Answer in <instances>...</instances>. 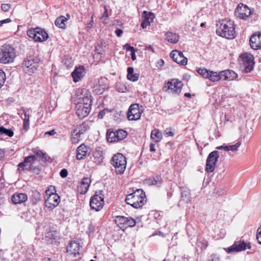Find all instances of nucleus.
I'll list each match as a JSON object with an SVG mask.
<instances>
[{
  "instance_id": "nucleus-35",
  "label": "nucleus",
  "mask_w": 261,
  "mask_h": 261,
  "mask_svg": "<svg viewBox=\"0 0 261 261\" xmlns=\"http://www.w3.org/2000/svg\"><path fill=\"white\" fill-rule=\"evenodd\" d=\"M14 133L11 129H7L4 126H0V135H5L9 137H12Z\"/></svg>"
},
{
  "instance_id": "nucleus-58",
  "label": "nucleus",
  "mask_w": 261,
  "mask_h": 261,
  "mask_svg": "<svg viewBox=\"0 0 261 261\" xmlns=\"http://www.w3.org/2000/svg\"><path fill=\"white\" fill-rule=\"evenodd\" d=\"M228 145H223L218 146V147H216V148L217 149H220V150L224 149L225 151H229V149H228Z\"/></svg>"
},
{
  "instance_id": "nucleus-8",
  "label": "nucleus",
  "mask_w": 261,
  "mask_h": 261,
  "mask_svg": "<svg viewBox=\"0 0 261 261\" xmlns=\"http://www.w3.org/2000/svg\"><path fill=\"white\" fill-rule=\"evenodd\" d=\"M28 36L36 42H43L48 38V35L45 31L40 28L31 29L27 32Z\"/></svg>"
},
{
  "instance_id": "nucleus-48",
  "label": "nucleus",
  "mask_w": 261,
  "mask_h": 261,
  "mask_svg": "<svg viewBox=\"0 0 261 261\" xmlns=\"http://www.w3.org/2000/svg\"><path fill=\"white\" fill-rule=\"evenodd\" d=\"M111 112V110L106 108L99 112V113L98 114V118L102 119L104 117V116L106 115V114L110 113Z\"/></svg>"
},
{
  "instance_id": "nucleus-55",
  "label": "nucleus",
  "mask_w": 261,
  "mask_h": 261,
  "mask_svg": "<svg viewBox=\"0 0 261 261\" xmlns=\"http://www.w3.org/2000/svg\"><path fill=\"white\" fill-rule=\"evenodd\" d=\"M60 174L62 178H65L68 175V171L66 169H63L60 171Z\"/></svg>"
},
{
  "instance_id": "nucleus-5",
  "label": "nucleus",
  "mask_w": 261,
  "mask_h": 261,
  "mask_svg": "<svg viewBox=\"0 0 261 261\" xmlns=\"http://www.w3.org/2000/svg\"><path fill=\"white\" fill-rule=\"evenodd\" d=\"M40 62V59L37 57L30 56L25 58L22 66L23 71L29 74L34 73L37 70Z\"/></svg>"
},
{
  "instance_id": "nucleus-40",
  "label": "nucleus",
  "mask_w": 261,
  "mask_h": 261,
  "mask_svg": "<svg viewBox=\"0 0 261 261\" xmlns=\"http://www.w3.org/2000/svg\"><path fill=\"white\" fill-rule=\"evenodd\" d=\"M45 193L47 196H52L55 195L56 196H59L56 193V189L55 186H50L48 189L45 191Z\"/></svg>"
},
{
  "instance_id": "nucleus-38",
  "label": "nucleus",
  "mask_w": 261,
  "mask_h": 261,
  "mask_svg": "<svg viewBox=\"0 0 261 261\" xmlns=\"http://www.w3.org/2000/svg\"><path fill=\"white\" fill-rule=\"evenodd\" d=\"M116 135L118 141L124 139L127 135L126 131L122 129H119L116 131Z\"/></svg>"
},
{
  "instance_id": "nucleus-15",
  "label": "nucleus",
  "mask_w": 261,
  "mask_h": 261,
  "mask_svg": "<svg viewBox=\"0 0 261 261\" xmlns=\"http://www.w3.org/2000/svg\"><path fill=\"white\" fill-rule=\"evenodd\" d=\"M90 205L91 209L99 211L104 205L103 198L102 197H91Z\"/></svg>"
},
{
  "instance_id": "nucleus-41",
  "label": "nucleus",
  "mask_w": 261,
  "mask_h": 261,
  "mask_svg": "<svg viewBox=\"0 0 261 261\" xmlns=\"http://www.w3.org/2000/svg\"><path fill=\"white\" fill-rule=\"evenodd\" d=\"M126 196H145V192L141 189H136L133 192L128 193Z\"/></svg>"
},
{
  "instance_id": "nucleus-7",
  "label": "nucleus",
  "mask_w": 261,
  "mask_h": 261,
  "mask_svg": "<svg viewBox=\"0 0 261 261\" xmlns=\"http://www.w3.org/2000/svg\"><path fill=\"white\" fill-rule=\"evenodd\" d=\"M43 228L45 231L44 235L45 236V240L48 243L55 244L56 245L59 243L60 236L57 231L54 230L53 228H50L48 225H45Z\"/></svg>"
},
{
  "instance_id": "nucleus-29",
  "label": "nucleus",
  "mask_w": 261,
  "mask_h": 261,
  "mask_svg": "<svg viewBox=\"0 0 261 261\" xmlns=\"http://www.w3.org/2000/svg\"><path fill=\"white\" fill-rule=\"evenodd\" d=\"M207 76V79L213 82H217L221 79V72L218 73L210 70Z\"/></svg>"
},
{
  "instance_id": "nucleus-22",
  "label": "nucleus",
  "mask_w": 261,
  "mask_h": 261,
  "mask_svg": "<svg viewBox=\"0 0 261 261\" xmlns=\"http://www.w3.org/2000/svg\"><path fill=\"white\" fill-rule=\"evenodd\" d=\"M80 246V244L75 241L71 242L67 247V252L69 254L75 256L79 254Z\"/></svg>"
},
{
  "instance_id": "nucleus-62",
  "label": "nucleus",
  "mask_w": 261,
  "mask_h": 261,
  "mask_svg": "<svg viewBox=\"0 0 261 261\" xmlns=\"http://www.w3.org/2000/svg\"><path fill=\"white\" fill-rule=\"evenodd\" d=\"M165 134L166 135H167L168 136H173L174 134L172 132H171V130H168V129H166L165 130Z\"/></svg>"
},
{
  "instance_id": "nucleus-10",
  "label": "nucleus",
  "mask_w": 261,
  "mask_h": 261,
  "mask_svg": "<svg viewBox=\"0 0 261 261\" xmlns=\"http://www.w3.org/2000/svg\"><path fill=\"white\" fill-rule=\"evenodd\" d=\"M125 201L127 204L138 208L146 203L147 197H126Z\"/></svg>"
},
{
  "instance_id": "nucleus-45",
  "label": "nucleus",
  "mask_w": 261,
  "mask_h": 261,
  "mask_svg": "<svg viewBox=\"0 0 261 261\" xmlns=\"http://www.w3.org/2000/svg\"><path fill=\"white\" fill-rule=\"evenodd\" d=\"M6 80V74L3 70L0 69V88L3 86Z\"/></svg>"
},
{
  "instance_id": "nucleus-18",
  "label": "nucleus",
  "mask_w": 261,
  "mask_h": 261,
  "mask_svg": "<svg viewBox=\"0 0 261 261\" xmlns=\"http://www.w3.org/2000/svg\"><path fill=\"white\" fill-rule=\"evenodd\" d=\"M90 182L91 180L89 178H84L77 187V191L78 193L82 195L86 194L89 189Z\"/></svg>"
},
{
  "instance_id": "nucleus-60",
  "label": "nucleus",
  "mask_w": 261,
  "mask_h": 261,
  "mask_svg": "<svg viewBox=\"0 0 261 261\" xmlns=\"http://www.w3.org/2000/svg\"><path fill=\"white\" fill-rule=\"evenodd\" d=\"M115 33L118 37H120L123 33V31L121 29H117L115 31Z\"/></svg>"
},
{
  "instance_id": "nucleus-19",
  "label": "nucleus",
  "mask_w": 261,
  "mask_h": 261,
  "mask_svg": "<svg viewBox=\"0 0 261 261\" xmlns=\"http://www.w3.org/2000/svg\"><path fill=\"white\" fill-rule=\"evenodd\" d=\"M86 73L85 69L83 66L75 68L72 73V76L74 82H77L82 79Z\"/></svg>"
},
{
  "instance_id": "nucleus-32",
  "label": "nucleus",
  "mask_w": 261,
  "mask_h": 261,
  "mask_svg": "<svg viewBox=\"0 0 261 261\" xmlns=\"http://www.w3.org/2000/svg\"><path fill=\"white\" fill-rule=\"evenodd\" d=\"M81 135L76 129H73L71 133V141L73 144L77 143L81 139Z\"/></svg>"
},
{
  "instance_id": "nucleus-3",
  "label": "nucleus",
  "mask_w": 261,
  "mask_h": 261,
  "mask_svg": "<svg viewBox=\"0 0 261 261\" xmlns=\"http://www.w3.org/2000/svg\"><path fill=\"white\" fill-rule=\"evenodd\" d=\"M15 49L10 44H5L0 47V63H12L16 56Z\"/></svg>"
},
{
  "instance_id": "nucleus-34",
  "label": "nucleus",
  "mask_w": 261,
  "mask_h": 261,
  "mask_svg": "<svg viewBox=\"0 0 261 261\" xmlns=\"http://www.w3.org/2000/svg\"><path fill=\"white\" fill-rule=\"evenodd\" d=\"M89 128L88 122H84L83 123L77 125L74 129H76L80 134H83Z\"/></svg>"
},
{
  "instance_id": "nucleus-44",
  "label": "nucleus",
  "mask_w": 261,
  "mask_h": 261,
  "mask_svg": "<svg viewBox=\"0 0 261 261\" xmlns=\"http://www.w3.org/2000/svg\"><path fill=\"white\" fill-rule=\"evenodd\" d=\"M104 9H105V11H104L103 14L102 15L100 19H101V20L103 23H107L108 17H109V14H108V9H107L106 6H104Z\"/></svg>"
},
{
  "instance_id": "nucleus-39",
  "label": "nucleus",
  "mask_w": 261,
  "mask_h": 261,
  "mask_svg": "<svg viewBox=\"0 0 261 261\" xmlns=\"http://www.w3.org/2000/svg\"><path fill=\"white\" fill-rule=\"evenodd\" d=\"M196 70H197V72L201 76H202L203 78L207 79V77H208L207 76L208 75V72H209L210 70H208L206 68H197Z\"/></svg>"
},
{
  "instance_id": "nucleus-28",
  "label": "nucleus",
  "mask_w": 261,
  "mask_h": 261,
  "mask_svg": "<svg viewBox=\"0 0 261 261\" xmlns=\"http://www.w3.org/2000/svg\"><path fill=\"white\" fill-rule=\"evenodd\" d=\"M127 79L132 82H136L138 81L139 75L137 73H135L134 72V68L132 67L127 68Z\"/></svg>"
},
{
  "instance_id": "nucleus-64",
  "label": "nucleus",
  "mask_w": 261,
  "mask_h": 261,
  "mask_svg": "<svg viewBox=\"0 0 261 261\" xmlns=\"http://www.w3.org/2000/svg\"><path fill=\"white\" fill-rule=\"evenodd\" d=\"M98 195H101L103 196L104 194L103 193V191H101V190L96 191L95 194L93 195V196H98Z\"/></svg>"
},
{
  "instance_id": "nucleus-53",
  "label": "nucleus",
  "mask_w": 261,
  "mask_h": 261,
  "mask_svg": "<svg viewBox=\"0 0 261 261\" xmlns=\"http://www.w3.org/2000/svg\"><path fill=\"white\" fill-rule=\"evenodd\" d=\"M123 49L126 50V51H130L132 52V51L135 50L134 47L131 46L129 44L126 43L123 46Z\"/></svg>"
},
{
  "instance_id": "nucleus-42",
  "label": "nucleus",
  "mask_w": 261,
  "mask_h": 261,
  "mask_svg": "<svg viewBox=\"0 0 261 261\" xmlns=\"http://www.w3.org/2000/svg\"><path fill=\"white\" fill-rule=\"evenodd\" d=\"M95 56L99 55L100 58H101L104 55V50H103L102 46L100 44H97L95 46Z\"/></svg>"
},
{
  "instance_id": "nucleus-1",
  "label": "nucleus",
  "mask_w": 261,
  "mask_h": 261,
  "mask_svg": "<svg viewBox=\"0 0 261 261\" xmlns=\"http://www.w3.org/2000/svg\"><path fill=\"white\" fill-rule=\"evenodd\" d=\"M79 101L76 105V114L80 118L88 116L91 110V96L85 89L79 90L77 93Z\"/></svg>"
},
{
  "instance_id": "nucleus-33",
  "label": "nucleus",
  "mask_w": 261,
  "mask_h": 261,
  "mask_svg": "<svg viewBox=\"0 0 261 261\" xmlns=\"http://www.w3.org/2000/svg\"><path fill=\"white\" fill-rule=\"evenodd\" d=\"M116 135V131L113 132L108 130L107 133V139L109 142H114L118 141Z\"/></svg>"
},
{
  "instance_id": "nucleus-30",
  "label": "nucleus",
  "mask_w": 261,
  "mask_h": 261,
  "mask_svg": "<svg viewBox=\"0 0 261 261\" xmlns=\"http://www.w3.org/2000/svg\"><path fill=\"white\" fill-rule=\"evenodd\" d=\"M151 138L155 142H160L162 138V132L158 129L152 130L151 133Z\"/></svg>"
},
{
  "instance_id": "nucleus-61",
  "label": "nucleus",
  "mask_w": 261,
  "mask_h": 261,
  "mask_svg": "<svg viewBox=\"0 0 261 261\" xmlns=\"http://www.w3.org/2000/svg\"><path fill=\"white\" fill-rule=\"evenodd\" d=\"M11 21V20L10 18H7L6 19H4L1 20V24L3 25L4 23H9Z\"/></svg>"
},
{
  "instance_id": "nucleus-23",
  "label": "nucleus",
  "mask_w": 261,
  "mask_h": 261,
  "mask_svg": "<svg viewBox=\"0 0 261 261\" xmlns=\"http://www.w3.org/2000/svg\"><path fill=\"white\" fill-rule=\"evenodd\" d=\"M247 245L244 242H236L230 247L228 248L227 252L231 253L232 252H239L244 250L246 249Z\"/></svg>"
},
{
  "instance_id": "nucleus-21",
  "label": "nucleus",
  "mask_w": 261,
  "mask_h": 261,
  "mask_svg": "<svg viewBox=\"0 0 261 261\" xmlns=\"http://www.w3.org/2000/svg\"><path fill=\"white\" fill-rule=\"evenodd\" d=\"M60 202V197H47L45 199V206L50 209L56 207Z\"/></svg>"
},
{
  "instance_id": "nucleus-43",
  "label": "nucleus",
  "mask_w": 261,
  "mask_h": 261,
  "mask_svg": "<svg viewBox=\"0 0 261 261\" xmlns=\"http://www.w3.org/2000/svg\"><path fill=\"white\" fill-rule=\"evenodd\" d=\"M127 220V217L122 216H118L116 217L115 222L118 223V225L125 224Z\"/></svg>"
},
{
  "instance_id": "nucleus-59",
  "label": "nucleus",
  "mask_w": 261,
  "mask_h": 261,
  "mask_svg": "<svg viewBox=\"0 0 261 261\" xmlns=\"http://www.w3.org/2000/svg\"><path fill=\"white\" fill-rule=\"evenodd\" d=\"M56 133V131L54 129L51 130L48 132H46L45 133V135H48L49 136H53Z\"/></svg>"
},
{
  "instance_id": "nucleus-49",
  "label": "nucleus",
  "mask_w": 261,
  "mask_h": 261,
  "mask_svg": "<svg viewBox=\"0 0 261 261\" xmlns=\"http://www.w3.org/2000/svg\"><path fill=\"white\" fill-rule=\"evenodd\" d=\"M241 142H238L236 144L232 145H228L229 150H231L232 151H237L239 148V147L241 145Z\"/></svg>"
},
{
  "instance_id": "nucleus-63",
  "label": "nucleus",
  "mask_w": 261,
  "mask_h": 261,
  "mask_svg": "<svg viewBox=\"0 0 261 261\" xmlns=\"http://www.w3.org/2000/svg\"><path fill=\"white\" fill-rule=\"evenodd\" d=\"M131 58H132V59L134 61L136 59V55H135V50L132 51L131 52Z\"/></svg>"
},
{
  "instance_id": "nucleus-51",
  "label": "nucleus",
  "mask_w": 261,
  "mask_h": 261,
  "mask_svg": "<svg viewBox=\"0 0 261 261\" xmlns=\"http://www.w3.org/2000/svg\"><path fill=\"white\" fill-rule=\"evenodd\" d=\"M11 7V5L8 4H3L1 6L2 10L4 12H8Z\"/></svg>"
},
{
  "instance_id": "nucleus-46",
  "label": "nucleus",
  "mask_w": 261,
  "mask_h": 261,
  "mask_svg": "<svg viewBox=\"0 0 261 261\" xmlns=\"http://www.w3.org/2000/svg\"><path fill=\"white\" fill-rule=\"evenodd\" d=\"M125 225L128 227H134L136 225V221L131 217H127V220Z\"/></svg>"
},
{
  "instance_id": "nucleus-54",
  "label": "nucleus",
  "mask_w": 261,
  "mask_h": 261,
  "mask_svg": "<svg viewBox=\"0 0 261 261\" xmlns=\"http://www.w3.org/2000/svg\"><path fill=\"white\" fill-rule=\"evenodd\" d=\"M30 127V121L23 120V128L25 131H27Z\"/></svg>"
},
{
  "instance_id": "nucleus-4",
  "label": "nucleus",
  "mask_w": 261,
  "mask_h": 261,
  "mask_svg": "<svg viewBox=\"0 0 261 261\" xmlns=\"http://www.w3.org/2000/svg\"><path fill=\"white\" fill-rule=\"evenodd\" d=\"M240 69L244 73H249L254 67V57L251 54L245 53L240 56L239 59Z\"/></svg>"
},
{
  "instance_id": "nucleus-13",
  "label": "nucleus",
  "mask_w": 261,
  "mask_h": 261,
  "mask_svg": "<svg viewBox=\"0 0 261 261\" xmlns=\"http://www.w3.org/2000/svg\"><path fill=\"white\" fill-rule=\"evenodd\" d=\"M235 14L238 18L245 19L250 15L251 11L247 6L241 4L236 8Z\"/></svg>"
},
{
  "instance_id": "nucleus-9",
  "label": "nucleus",
  "mask_w": 261,
  "mask_h": 261,
  "mask_svg": "<svg viewBox=\"0 0 261 261\" xmlns=\"http://www.w3.org/2000/svg\"><path fill=\"white\" fill-rule=\"evenodd\" d=\"M219 157V152L217 150L213 151L208 154L206 161L205 171L207 172L211 173L214 171Z\"/></svg>"
},
{
  "instance_id": "nucleus-25",
  "label": "nucleus",
  "mask_w": 261,
  "mask_h": 261,
  "mask_svg": "<svg viewBox=\"0 0 261 261\" xmlns=\"http://www.w3.org/2000/svg\"><path fill=\"white\" fill-rule=\"evenodd\" d=\"M165 40L172 44L176 43L179 39L178 35L171 32H168L165 34Z\"/></svg>"
},
{
  "instance_id": "nucleus-24",
  "label": "nucleus",
  "mask_w": 261,
  "mask_h": 261,
  "mask_svg": "<svg viewBox=\"0 0 261 261\" xmlns=\"http://www.w3.org/2000/svg\"><path fill=\"white\" fill-rule=\"evenodd\" d=\"M87 148L85 144H81L76 149V159L78 160H84L87 156Z\"/></svg>"
},
{
  "instance_id": "nucleus-6",
  "label": "nucleus",
  "mask_w": 261,
  "mask_h": 261,
  "mask_svg": "<svg viewBox=\"0 0 261 261\" xmlns=\"http://www.w3.org/2000/svg\"><path fill=\"white\" fill-rule=\"evenodd\" d=\"M111 161L112 164L115 168L116 173L122 174L126 169V158L122 153H118L113 156Z\"/></svg>"
},
{
  "instance_id": "nucleus-12",
  "label": "nucleus",
  "mask_w": 261,
  "mask_h": 261,
  "mask_svg": "<svg viewBox=\"0 0 261 261\" xmlns=\"http://www.w3.org/2000/svg\"><path fill=\"white\" fill-rule=\"evenodd\" d=\"M183 84L181 81L177 79H172L166 84L164 88H167L173 93L179 94L180 93Z\"/></svg>"
},
{
  "instance_id": "nucleus-50",
  "label": "nucleus",
  "mask_w": 261,
  "mask_h": 261,
  "mask_svg": "<svg viewBox=\"0 0 261 261\" xmlns=\"http://www.w3.org/2000/svg\"><path fill=\"white\" fill-rule=\"evenodd\" d=\"M97 86L95 87V91L97 94H102L103 92L105 89L106 88V85H102L101 86L99 85V88H97Z\"/></svg>"
},
{
  "instance_id": "nucleus-47",
  "label": "nucleus",
  "mask_w": 261,
  "mask_h": 261,
  "mask_svg": "<svg viewBox=\"0 0 261 261\" xmlns=\"http://www.w3.org/2000/svg\"><path fill=\"white\" fill-rule=\"evenodd\" d=\"M153 186H160L162 182V178L159 176L152 178Z\"/></svg>"
},
{
  "instance_id": "nucleus-37",
  "label": "nucleus",
  "mask_w": 261,
  "mask_h": 261,
  "mask_svg": "<svg viewBox=\"0 0 261 261\" xmlns=\"http://www.w3.org/2000/svg\"><path fill=\"white\" fill-rule=\"evenodd\" d=\"M28 197H11V200L15 204L24 202L26 201Z\"/></svg>"
},
{
  "instance_id": "nucleus-31",
  "label": "nucleus",
  "mask_w": 261,
  "mask_h": 261,
  "mask_svg": "<svg viewBox=\"0 0 261 261\" xmlns=\"http://www.w3.org/2000/svg\"><path fill=\"white\" fill-rule=\"evenodd\" d=\"M92 161L96 164L98 165L100 164L103 161V156L101 152L97 151L93 153V156L91 158Z\"/></svg>"
},
{
  "instance_id": "nucleus-11",
  "label": "nucleus",
  "mask_w": 261,
  "mask_h": 261,
  "mask_svg": "<svg viewBox=\"0 0 261 261\" xmlns=\"http://www.w3.org/2000/svg\"><path fill=\"white\" fill-rule=\"evenodd\" d=\"M143 111L140 109L138 103H134L129 108L127 112V118L129 120H137L140 119Z\"/></svg>"
},
{
  "instance_id": "nucleus-16",
  "label": "nucleus",
  "mask_w": 261,
  "mask_h": 261,
  "mask_svg": "<svg viewBox=\"0 0 261 261\" xmlns=\"http://www.w3.org/2000/svg\"><path fill=\"white\" fill-rule=\"evenodd\" d=\"M36 160V157L34 155H30L25 158L23 162L20 163L18 166V170H32V164H34Z\"/></svg>"
},
{
  "instance_id": "nucleus-14",
  "label": "nucleus",
  "mask_w": 261,
  "mask_h": 261,
  "mask_svg": "<svg viewBox=\"0 0 261 261\" xmlns=\"http://www.w3.org/2000/svg\"><path fill=\"white\" fill-rule=\"evenodd\" d=\"M170 57L176 63L185 65L187 63V59L184 56L182 53L178 50H173L170 54Z\"/></svg>"
},
{
  "instance_id": "nucleus-26",
  "label": "nucleus",
  "mask_w": 261,
  "mask_h": 261,
  "mask_svg": "<svg viewBox=\"0 0 261 261\" xmlns=\"http://www.w3.org/2000/svg\"><path fill=\"white\" fill-rule=\"evenodd\" d=\"M221 79L224 77V80H233L237 77V74L232 70H226L221 71Z\"/></svg>"
},
{
  "instance_id": "nucleus-17",
  "label": "nucleus",
  "mask_w": 261,
  "mask_h": 261,
  "mask_svg": "<svg viewBox=\"0 0 261 261\" xmlns=\"http://www.w3.org/2000/svg\"><path fill=\"white\" fill-rule=\"evenodd\" d=\"M250 45L253 49H258L261 48V33L254 34L250 38Z\"/></svg>"
},
{
  "instance_id": "nucleus-2",
  "label": "nucleus",
  "mask_w": 261,
  "mask_h": 261,
  "mask_svg": "<svg viewBox=\"0 0 261 261\" xmlns=\"http://www.w3.org/2000/svg\"><path fill=\"white\" fill-rule=\"evenodd\" d=\"M216 33L218 35L228 39H233L236 37L234 22L227 19L222 20L216 30Z\"/></svg>"
},
{
  "instance_id": "nucleus-56",
  "label": "nucleus",
  "mask_w": 261,
  "mask_h": 261,
  "mask_svg": "<svg viewBox=\"0 0 261 261\" xmlns=\"http://www.w3.org/2000/svg\"><path fill=\"white\" fill-rule=\"evenodd\" d=\"M144 183L148 186H153L152 178L145 179Z\"/></svg>"
},
{
  "instance_id": "nucleus-36",
  "label": "nucleus",
  "mask_w": 261,
  "mask_h": 261,
  "mask_svg": "<svg viewBox=\"0 0 261 261\" xmlns=\"http://www.w3.org/2000/svg\"><path fill=\"white\" fill-rule=\"evenodd\" d=\"M21 111H22L24 117L23 118H22L23 120H26L27 119V121H30V118L32 115V110L30 108H22Z\"/></svg>"
},
{
  "instance_id": "nucleus-20",
  "label": "nucleus",
  "mask_w": 261,
  "mask_h": 261,
  "mask_svg": "<svg viewBox=\"0 0 261 261\" xmlns=\"http://www.w3.org/2000/svg\"><path fill=\"white\" fill-rule=\"evenodd\" d=\"M142 17L143 18V20L141 23V27L142 28L145 29L147 26L149 25L150 23L153 21L154 18V15L152 12H147L144 11L143 13Z\"/></svg>"
},
{
  "instance_id": "nucleus-27",
  "label": "nucleus",
  "mask_w": 261,
  "mask_h": 261,
  "mask_svg": "<svg viewBox=\"0 0 261 261\" xmlns=\"http://www.w3.org/2000/svg\"><path fill=\"white\" fill-rule=\"evenodd\" d=\"M67 18H66L65 16H61L58 18H57L55 22V24L56 26L59 27L61 29H64L65 27V22L68 19L70 18L69 14H67Z\"/></svg>"
},
{
  "instance_id": "nucleus-52",
  "label": "nucleus",
  "mask_w": 261,
  "mask_h": 261,
  "mask_svg": "<svg viewBox=\"0 0 261 261\" xmlns=\"http://www.w3.org/2000/svg\"><path fill=\"white\" fill-rule=\"evenodd\" d=\"M256 236L258 243L261 244V226L258 228Z\"/></svg>"
},
{
  "instance_id": "nucleus-57",
  "label": "nucleus",
  "mask_w": 261,
  "mask_h": 261,
  "mask_svg": "<svg viewBox=\"0 0 261 261\" xmlns=\"http://www.w3.org/2000/svg\"><path fill=\"white\" fill-rule=\"evenodd\" d=\"M36 155H37V157L42 159H43L45 156V154L40 150L37 151L36 152Z\"/></svg>"
}]
</instances>
